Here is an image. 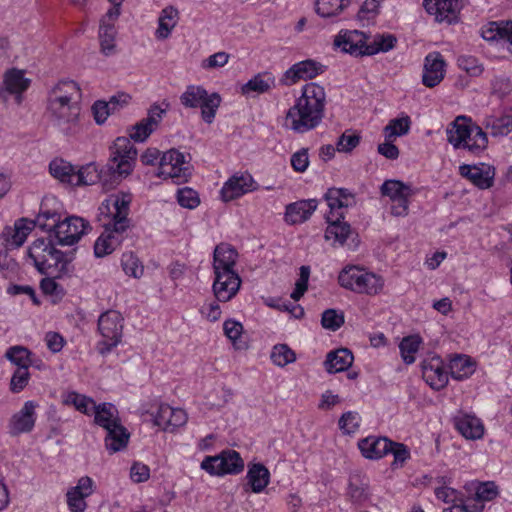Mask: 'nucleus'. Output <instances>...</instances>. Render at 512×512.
<instances>
[{"label":"nucleus","instance_id":"f257e3e1","mask_svg":"<svg viewBox=\"0 0 512 512\" xmlns=\"http://www.w3.org/2000/svg\"><path fill=\"white\" fill-rule=\"evenodd\" d=\"M76 249L63 252L54 247L52 241L42 238L36 239L28 248L27 255L33 261L34 267L40 274L50 275L43 278L40 288L46 295L62 298L64 288L56 282V279L69 278L74 273L72 261L75 258Z\"/></svg>","mask_w":512,"mask_h":512},{"label":"nucleus","instance_id":"f03ea898","mask_svg":"<svg viewBox=\"0 0 512 512\" xmlns=\"http://www.w3.org/2000/svg\"><path fill=\"white\" fill-rule=\"evenodd\" d=\"M137 157V149L127 137H117L111 147L110 162L101 170L93 163L75 170L74 185H93L101 182L103 187L111 189L118 185L122 178L128 176L133 169Z\"/></svg>","mask_w":512,"mask_h":512},{"label":"nucleus","instance_id":"7ed1b4c3","mask_svg":"<svg viewBox=\"0 0 512 512\" xmlns=\"http://www.w3.org/2000/svg\"><path fill=\"white\" fill-rule=\"evenodd\" d=\"M325 105L324 88L315 82L305 84L301 96L286 114V127L300 134L315 129L324 118Z\"/></svg>","mask_w":512,"mask_h":512},{"label":"nucleus","instance_id":"20e7f679","mask_svg":"<svg viewBox=\"0 0 512 512\" xmlns=\"http://www.w3.org/2000/svg\"><path fill=\"white\" fill-rule=\"evenodd\" d=\"M447 141L455 149L467 150L474 156L481 155L488 147V136L471 118L458 116L447 128Z\"/></svg>","mask_w":512,"mask_h":512},{"label":"nucleus","instance_id":"39448f33","mask_svg":"<svg viewBox=\"0 0 512 512\" xmlns=\"http://www.w3.org/2000/svg\"><path fill=\"white\" fill-rule=\"evenodd\" d=\"M180 102L185 108H200L201 118L207 123H213L222 98L219 93H209L203 86L189 85L180 96Z\"/></svg>","mask_w":512,"mask_h":512},{"label":"nucleus","instance_id":"423d86ee","mask_svg":"<svg viewBox=\"0 0 512 512\" xmlns=\"http://www.w3.org/2000/svg\"><path fill=\"white\" fill-rule=\"evenodd\" d=\"M338 282L343 288L368 295L378 294L384 286V280L381 276L367 272L357 266L344 268L338 276Z\"/></svg>","mask_w":512,"mask_h":512},{"label":"nucleus","instance_id":"0eeeda50","mask_svg":"<svg viewBox=\"0 0 512 512\" xmlns=\"http://www.w3.org/2000/svg\"><path fill=\"white\" fill-rule=\"evenodd\" d=\"M123 321L121 313L116 310H108L100 315L98 330L104 340L98 343L97 350L101 355L108 354L121 342Z\"/></svg>","mask_w":512,"mask_h":512},{"label":"nucleus","instance_id":"6e6552de","mask_svg":"<svg viewBox=\"0 0 512 512\" xmlns=\"http://www.w3.org/2000/svg\"><path fill=\"white\" fill-rule=\"evenodd\" d=\"M417 190L410 184L396 179H388L380 186L382 196L389 197L391 201L390 212L395 217H406L409 214L410 198Z\"/></svg>","mask_w":512,"mask_h":512},{"label":"nucleus","instance_id":"1a4fd4ad","mask_svg":"<svg viewBox=\"0 0 512 512\" xmlns=\"http://www.w3.org/2000/svg\"><path fill=\"white\" fill-rule=\"evenodd\" d=\"M200 467L212 476L236 475L244 470V461L237 451L226 449L218 455L206 456Z\"/></svg>","mask_w":512,"mask_h":512},{"label":"nucleus","instance_id":"9d476101","mask_svg":"<svg viewBox=\"0 0 512 512\" xmlns=\"http://www.w3.org/2000/svg\"><path fill=\"white\" fill-rule=\"evenodd\" d=\"M91 230L87 220L79 216H68L61 219L57 228L52 234V239L56 245L72 246L76 244L83 235Z\"/></svg>","mask_w":512,"mask_h":512},{"label":"nucleus","instance_id":"9b49d317","mask_svg":"<svg viewBox=\"0 0 512 512\" xmlns=\"http://www.w3.org/2000/svg\"><path fill=\"white\" fill-rule=\"evenodd\" d=\"M185 163L184 154L172 148L162 154L157 176L164 179L171 178L175 184L186 183L191 175V171L188 166H184Z\"/></svg>","mask_w":512,"mask_h":512},{"label":"nucleus","instance_id":"f8f14e48","mask_svg":"<svg viewBox=\"0 0 512 512\" xmlns=\"http://www.w3.org/2000/svg\"><path fill=\"white\" fill-rule=\"evenodd\" d=\"M80 108L77 103H69L66 95L48 96L47 114L49 120L56 126L66 130V125L74 123L79 116Z\"/></svg>","mask_w":512,"mask_h":512},{"label":"nucleus","instance_id":"ddd939ff","mask_svg":"<svg viewBox=\"0 0 512 512\" xmlns=\"http://www.w3.org/2000/svg\"><path fill=\"white\" fill-rule=\"evenodd\" d=\"M61 219V205L57 198L54 196H46L43 198L40 204L36 219L30 220V224H32L33 227L37 226L42 231L48 232V237L43 239L47 241H50L51 239L53 245L55 246V243L52 239V234L57 228Z\"/></svg>","mask_w":512,"mask_h":512},{"label":"nucleus","instance_id":"4468645a","mask_svg":"<svg viewBox=\"0 0 512 512\" xmlns=\"http://www.w3.org/2000/svg\"><path fill=\"white\" fill-rule=\"evenodd\" d=\"M166 109H162L157 103H154L148 109L147 117L133 125L129 130V141L144 142L158 127Z\"/></svg>","mask_w":512,"mask_h":512},{"label":"nucleus","instance_id":"2eb2a0df","mask_svg":"<svg viewBox=\"0 0 512 512\" xmlns=\"http://www.w3.org/2000/svg\"><path fill=\"white\" fill-rule=\"evenodd\" d=\"M459 174L477 188L485 190L493 186L496 169L494 166L485 163L462 164L459 166Z\"/></svg>","mask_w":512,"mask_h":512},{"label":"nucleus","instance_id":"dca6fc26","mask_svg":"<svg viewBox=\"0 0 512 512\" xmlns=\"http://www.w3.org/2000/svg\"><path fill=\"white\" fill-rule=\"evenodd\" d=\"M325 66L321 63L307 59L292 65L283 75L281 82L292 85L299 80L313 79L324 72Z\"/></svg>","mask_w":512,"mask_h":512},{"label":"nucleus","instance_id":"f3484780","mask_svg":"<svg viewBox=\"0 0 512 512\" xmlns=\"http://www.w3.org/2000/svg\"><path fill=\"white\" fill-rule=\"evenodd\" d=\"M213 293L220 302L231 300L239 291L241 278L237 272L221 273L214 272Z\"/></svg>","mask_w":512,"mask_h":512},{"label":"nucleus","instance_id":"a211bd4d","mask_svg":"<svg viewBox=\"0 0 512 512\" xmlns=\"http://www.w3.org/2000/svg\"><path fill=\"white\" fill-rule=\"evenodd\" d=\"M36 407L37 404L34 401H26L21 410L12 415L8 425L11 436H18L33 430L36 421Z\"/></svg>","mask_w":512,"mask_h":512},{"label":"nucleus","instance_id":"6ab92c4d","mask_svg":"<svg viewBox=\"0 0 512 512\" xmlns=\"http://www.w3.org/2000/svg\"><path fill=\"white\" fill-rule=\"evenodd\" d=\"M446 63L440 52L429 53L424 60L422 83L433 88L441 83L445 76Z\"/></svg>","mask_w":512,"mask_h":512},{"label":"nucleus","instance_id":"aec40b11","mask_svg":"<svg viewBox=\"0 0 512 512\" xmlns=\"http://www.w3.org/2000/svg\"><path fill=\"white\" fill-rule=\"evenodd\" d=\"M421 367L423 379L432 389L440 390L447 385L448 375L440 357L423 360Z\"/></svg>","mask_w":512,"mask_h":512},{"label":"nucleus","instance_id":"412c9836","mask_svg":"<svg viewBox=\"0 0 512 512\" xmlns=\"http://www.w3.org/2000/svg\"><path fill=\"white\" fill-rule=\"evenodd\" d=\"M107 203H111L114 209L112 216V226L117 233H123L129 227V205L131 203V195L128 193H121L119 195L111 196Z\"/></svg>","mask_w":512,"mask_h":512},{"label":"nucleus","instance_id":"4be33fe9","mask_svg":"<svg viewBox=\"0 0 512 512\" xmlns=\"http://www.w3.org/2000/svg\"><path fill=\"white\" fill-rule=\"evenodd\" d=\"M254 180L250 174L232 176L221 189V197L225 202L237 199L245 193L252 191Z\"/></svg>","mask_w":512,"mask_h":512},{"label":"nucleus","instance_id":"5701e85b","mask_svg":"<svg viewBox=\"0 0 512 512\" xmlns=\"http://www.w3.org/2000/svg\"><path fill=\"white\" fill-rule=\"evenodd\" d=\"M238 258V252L227 243L217 245L213 253L214 272L230 273L236 272L234 267Z\"/></svg>","mask_w":512,"mask_h":512},{"label":"nucleus","instance_id":"b1692460","mask_svg":"<svg viewBox=\"0 0 512 512\" xmlns=\"http://www.w3.org/2000/svg\"><path fill=\"white\" fill-rule=\"evenodd\" d=\"M316 199L299 200L286 206L285 221L289 224H300L307 221L316 210Z\"/></svg>","mask_w":512,"mask_h":512},{"label":"nucleus","instance_id":"393cba45","mask_svg":"<svg viewBox=\"0 0 512 512\" xmlns=\"http://www.w3.org/2000/svg\"><path fill=\"white\" fill-rule=\"evenodd\" d=\"M247 484L244 485V490L253 493H261L268 486L270 482V472L262 463L248 464V471L246 474Z\"/></svg>","mask_w":512,"mask_h":512},{"label":"nucleus","instance_id":"a878e982","mask_svg":"<svg viewBox=\"0 0 512 512\" xmlns=\"http://www.w3.org/2000/svg\"><path fill=\"white\" fill-rule=\"evenodd\" d=\"M362 455L367 459H380L389 453L391 440L387 437L369 436L358 442Z\"/></svg>","mask_w":512,"mask_h":512},{"label":"nucleus","instance_id":"bb28decb","mask_svg":"<svg viewBox=\"0 0 512 512\" xmlns=\"http://www.w3.org/2000/svg\"><path fill=\"white\" fill-rule=\"evenodd\" d=\"M344 218L342 213L337 215H331L330 213L326 216L328 226L325 231L326 240L334 239L340 245H344L346 240L352 234L351 226L349 223L342 221Z\"/></svg>","mask_w":512,"mask_h":512},{"label":"nucleus","instance_id":"cd10ccee","mask_svg":"<svg viewBox=\"0 0 512 512\" xmlns=\"http://www.w3.org/2000/svg\"><path fill=\"white\" fill-rule=\"evenodd\" d=\"M121 234L114 231L112 223L105 224V230L94 244V255L97 258H102L111 254L120 245Z\"/></svg>","mask_w":512,"mask_h":512},{"label":"nucleus","instance_id":"c85d7f7f","mask_svg":"<svg viewBox=\"0 0 512 512\" xmlns=\"http://www.w3.org/2000/svg\"><path fill=\"white\" fill-rule=\"evenodd\" d=\"M353 361V353L348 348H339L327 354L324 367L329 374H335L348 370Z\"/></svg>","mask_w":512,"mask_h":512},{"label":"nucleus","instance_id":"c756f323","mask_svg":"<svg viewBox=\"0 0 512 512\" xmlns=\"http://www.w3.org/2000/svg\"><path fill=\"white\" fill-rule=\"evenodd\" d=\"M434 8L435 10H426L430 15L435 16V20L439 23L447 24L457 23L459 20V12L462 8L461 0H438Z\"/></svg>","mask_w":512,"mask_h":512},{"label":"nucleus","instance_id":"7c9ffc66","mask_svg":"<svg viewBox=\"0 0 512 512\" xmlns=\"http://www.w3.org/2000/svg\"><path fill=\"white\" fill-rule=\"evenodd\" d=\"M33 228L32 224H30V220L26 218L17 220L14 228H5L3 237L5 238L6 246L10 248L22 246Z\"/></svg>","mask_w":512,"mask_h":512},{"label":"nucleus","instance_id":"2f4dec72","mask_svg":"<svg viewBox=\"0 0 512 512\" xmlns=\"http://www.w3.org/2000/svg\"><path fill=\"white\" fill-rule=\"evenodd\" d=\"M363 40H365V34L363 32L357 30L345 31L340 32L335 37L334 45L345 53L359 56L361 47H363Z\"/></svg>","mask_w":512,"mask_h":512},{"label":"nucleus","instance_id":"473e14b6","mask_svg":"<svg viewBox=\"0 0 512 512\" xmlns=\"http://www.w3.org/2000/svg\"><path fill=\"white\" fill-rule=\"evenodd\" d=\"M94 422L105 430L121 424L117 408L111 403H101L94 406Z\"/></svg>","mask_w":512,"mask_h":512},{"label":"nucleus","instance_id":"72a5a7b5","mask_svg":"<svg viewBox=\"0 0 512 512\" xmlns=\"http://www.w3.org/2000/svg\"><path fill=\"white\" fill-rule=\"evenodd\" d=\"M130 433L122 425H116L106 430L105 447L110 454L124 450L129 442Z\"/></svg>","mask_w":512,"mask_h":512},{"label":"nucleus","instance_id":"f704fd0d","mask_svg":"<svg viewBox=\"0 0 512 512\" xmlns=\"http://www.w3.org/2000/svg\"><path fill=\"white\" fill-rule=\"evenodd\" d=\"M455 427L466 439H480L484 434V426L481 420L467 414L455 419Z\"/></svg>","mask_w":512,"mask_h":512},{"label":"nucleus","instance_id":"c9c22d12","mask_svg":"<svg viewBox=\"0 0 512 512\" xmlns=\"http://www.w3.org/2000/svg\"><path fill=\"white\" fill-rule=\"evenodd\" d=\"M348 495L352 502L363 503L369 498L368 479L360 474L353 473L349 477Z\"/></svg>","mask_w":512,"mask_h":512},{"label":"nucleus","instance_id":"e433bc0d","mask_svg":"<svg viewBox=\"0 0 512 512\" xmlns=\"http://www.w3.org/2000/svg\"><path fill=\"white\" fill-rule=\"evenodd\" d=\"M325 199L330 208V214H335V209L352 206L355 203L354 195L346 188H330L325 193Z\"/></svg>","mask_w":512,"mask_h":512},{"label":"nucleus","instance_id":"4c0bfd02","mask_svg":"<svg viewBox=\"0 0 512 512\" xmlns=\"http://www.w3.org/2000/svg\"><path fill=\"white\" fill-rule=\"evenodd\" d=\"M179 12L173 6L165 7L158 19V28L156 30V37L158 39H167L174 27L177 25Z\"/></svg>","mask_w":512,"mask_h":512},{"label":"nucleus","instance_id":"58836bf2","mask_svg":"<svg viewBox=\"0 0 512 512\" xmlns=\"http://www.w3.org/2000/svg\"><path fill=\"white\" fill-rule=\"evenodd\" d=\"M30 82V79L25 77L23 70L12 68L5 73L3 84L5 91L20 95L28 89Z\"/></svg>","mask_w":512,"mask_h":512},{"label":"nucleus","instance_id":"ea45409f","mask_svg":"<svg viewBox=\"0 0 512 512\" xmlns=\"http://www.w3.org/2000/svg\"><path fill=\"white\" fill-rule=\"evenodd\" d=\"M115 35L116 29L114 22L106 19V17L103 16L100 21L99 39L101 52L106 56L113 54L115 51Z\"/></svg>","mask_w":512,"mask_h":512},{"label":"nucleus","instance_id":"a19ab883","mask_svg":"<svg viewBox=\"0 0 512 512\" xmlns=\"http://www.w3.org/2000/svg\"><path fill=\"white\" fill-rule=\"evenodd\" d=\"M483 126L485 129L490 130V134L493 137L507 136L512 131V115L486 117L483 121Z\"/></svg>","mask_w":512,"mask_h":512},{"label":"nucleus","instance_id":"79ce46f5","mask_svg":"<svg viewBox=\"0 0 512 512\" xmlns=\"http://www.w3.org/2000/svg\"><path fill=\"white\" fill-rule=\"evenodd\" d=\"M449 368L453 379L463 380L474 372V363L466 355H456L451 359Z\"/></svg>","mask_w":512,"mask_h":512},{"label":"nucleus","instance_id":"37998d69","mask_svg":"<svg viewBox=\"0 0 512 512\" xmlns=\"http://www.w3.org/2000/svg\"><path fill=\"white\" fill-rule=\"evenodd\" d=\"M49 170L60 182L74 185L75 168L71 163L63 159H54L49 165Z\"/></svg>","mask_w":512,"mask_h":512},{"label":"nucleus","instance_id":"c03bdc74","mask_svg":"<svg viewBox=\"0 0 512 512\" xmlns=\"http://www.w3.org/2000/svg\"><path fill=\"white\" fill-rule=\"evenodd\" d=\"M32 356L33 354L29 349L19 345L8 348L5 353V357L16 365L17 369H28L30 366H33Z\"/></svg>","mask_w":512,"mask_h":512},{"label":"nucleus","instance_id":"a18cd8bd","mask_svg":"<svg viewBox=\"0 0 512 512\" xmlns=\"http://www.w3.org/2000/svg\"><path fill=\"white\" fill-rule=\"evenodd\" d=\"M350 0H316V13L322 18H332L342 12L348 5Z\"/></svg>","mask_w":512,"mask_h":512},{"label":"nucleus","instance_id":"49530a36","mask_svg":"<svg viewBox=\"0 0 512 512\" xmlns=\"http://www.w3.org/2000/svg\"><path fill=\"white\" fill-rule=\"evenodd\" d=\"M272 86H274V78L271 73H259L242 86V93H265L269 91Z\"/></svg>","mask_w":512,"mask_h":512},{"label":"nucleus","instance_id":"de8ad7c7","mask_svg":"<svg viewBox=\"0 0 512 512\" xmlns=\"http://www.w3.org/2000/svg\"><path fill=\"white\" fill-rule=\"evenodd\" d=\"M411 126V119L408 115L401 118L391 119L384 128L386 140L393 141L398 136L406 135Z\"/></svg>","mask_w":512,"mask_h":512},{"label":"nucleus","instance_id":"09e8293b","mask_svg":"<svg viewBox=\"0 0 512 512\" xmlns=\"http://www.w3.org/2000/svg\"><path fill=\"white\" fill-rule=\"evenodd\" d=\"M508 21H500V22H489L487 25L483 26L481 29V36L486 41H494L498 39H502L507 41L508 36Z\"/></svg>","mask_w":512,"mask_h":512},{"label":"nucleus","instance_id":"8fccbe9b","mask_svg":"<svg viewBox=\"0 0 512 512\" xmlns=\"http://www.w3.org/2000/svg\"><path fill=\"white\" fill-rule=\"evenodd\" d=\"M420 344L421 338L418 335H410L402 339L399 349L406 364H412L415 361L414 354L418 351Z\"/></svg>","mask_w":512,"mask_h":512},{"label":"nucleus","instance_id":"3c124183","mask_svg":"<svg viewBox=\"0 0 512 512\" xmlns=\"http://www.w3.org/2000/svg\"><path fill=\"white\" fill-rule=\"evenodd\" d=\"M270 358L275 365L284 367L296 360V354L287 344H277L273 347Z\"/></svg>","mask_w":512,"mask_h":512},{"label":"nucleus","instance_id":"603ef678","mask_svg":"<svg viewBox=\"0 0 512 512\" xmlns=\"http://www.w3.org/2000/svg\"><path fill=\"white\" fill-rule=\"evenodd\" d=\"M121 266L128 276L140 278L143 275L144 267L133 252H127L122 255Z\"/></svg>","mask_w":512,"mask_h":512},{"label":"nucleus","instance_id":"864d4df0","mask_svg":"<svg viewBox=\"0 0 512 512\" xmlns=\"http://www.w3.org/2000/svg\"><path fill=\"white\" fill-rule=\"evenodd\" d=\"M65 403L74 405L78 411L86 415H91L96 405L92 398L77 392L69 393L65 399Z\"/></svg>","mask_w":512,"mask_h":512},{"label":"nucleus","instance_id":"5fc2aeb1","mask_svg":"<svg viewBox=\"0 0 512 512\" xmlns=\"http://www.w3.org/2000/svg\"><path fill=\"white\" fill-rule=\"evenodd\" d=\"M223 330L225 335L233 342L237 349L247 348L246 343L239 341L243 331V325L240 322L228 319L223 324Z\"/></svg>","mask_w":512,"mask_h":512},{"label":"nucleus","instance_id":"6e6d98bb","mask_svg":"<svg viewBox=\"0 0 512 512\" xmlns=\"http://www.w3.org/2000/svg\"><path fill=\"white\" fill-rule=\"evenodd\" d=\"M344 322V314L338 313L335 309H327L322 313L321 324L325 329L336 331Z\"/></svg>","mask_w":512,"mask_h":512},{"label":"nucleus","instance_id":"4d7b16f0","mask_svg":"<svg viewBox=\"0 0 512 512\" xmlns=\"http://www.w3.org/2000/svg\"><path fill=\"white\" fill-rule=\"evenodd\" d=\"M80 87L77 82L73 80L59 81L49 92V96L66 95L69 98V103L72 102L74 93H79Z\"/></svg>","mask_w":512,"mask_h":512},{"label":"nucleus","instance_id":"13d9d810","mask_svg":"<svg viewBox=\"0 0 512 512\" xmlns=\"http://www.w3.org/2000/svg\"><path fill=\"white\" fill-rule=\"evenodd\" d=\"M177 201L180 206L188 209H194L200 204L198 193L189 187L177 191Z\"/></svg>","mask_w":512,"mask_h":512},{"label":"nucleus","instance_id":"bf43d9fd","mask_svg":"<svg viewBox=\"0 0 512 512\" xmlns=\"http://www.w3.org/2000/svg\"><path fill=\"white\" fill-rule=\"evenodd\" d=\"M389 453H391L394 457V461L392 463L393 467H402L403 464L410 458L409 448L403 443L394 442L392 440Z\"/></svg>","mask_w":512,"mask_h":512},{"label":"nucleus","instance_id":"052dcab7","mask_svg":"<svg viewBox=\"0 0 512 512\" xmlns=\"http://www.w3.org/2000/svg\"><path fill=\"white\" fill-rule=\"evenodd\" d=\"M339 428L344 434H352L359 428V416L357 412L348 411L339 419Z\"/></svg>","mask_w":512,"mask_h":512},{"label":"nucleus","instance_id":"680f3d73","mask_svg":"<svg viewBox=\"0 0 512 512\" xmlns=\"http://www.w3.org/2000/svg\"><path fill=\"white\" fill-rule=\"evenodd\" d=\"M458 66L466 71L470 76H479L483 72V67L474 56H460L457 59Z\"/></svg>","mask_w":512,"mask_h":512},{"label":"nucleus","instance_id":"e2e57ef3","mask_svg":"<svg viewBox=\"0 0 512 512\" xmlns=\"http://www.w3.org/2000/svg\"><path fill=\"white\" fill-rule=\"evenodd\" d=\"M30 373L28 369H16L10 380V390L13 393L21 392L28 384Z\"/></svg>","mask_w":512,"mask_h":512},{"label":"nucleus","instance_id":"0e129e2a","mask_svg":"<svg viewBox=\"0 0 512 512\" xmlns=\"http://www.w3.org/2000/svg\"><path fill=\"white\" fill-rule=\"evenodd\" d=\"M360 140L361 137L359 134H347V132H345L339 137L336 143V149L339 152L349 153L359 145Z\"/></svg>","mask_w":512,"mask_h":512},{"label":"nucleus","instance_id":"69168bd1","mask_svg":"<svg viewBox=\"0 0 512 512\" xmlns=\"http://www.w3.org/2000/svg\"><path fill=\"white\" fill-rule=\"evenodd\" d=\"M173 414V408L167 404H160L157 408L156 413H151L153 416V422L156 426L164 427L171 426V417Z\"/></svg>","mask_w":512,"mask_h":512},{"label":"nucleus","instance_id":"338daca9","mask_svg":"<svg viewBox=\"0 0 512 512\" xmlns=\"http://www.w3.org/2000/svg\"><path fill=\"white\" fill-rule=\"evenodd\" d=\"M498 495L497 486L494 482L480 483L476 489V499L478 501H491Z\"/></svg>","mask_w":512,"mask_h":512},{"label":"nucleus","instance_id":"774afa93","mask_svg":"<svg viewBox=\"0 0 512 512\" xmlns=\"http://www.w3.org/2000/svg\"><path fill=\"white\" fill-rule=\"evenodd\" d=\"M86 496L79 491L69 490L67 492V503L71 512H84L86 509Z\"/></svg>","mask_w":512,"mask_h":512}]
</instances>
